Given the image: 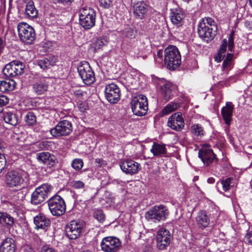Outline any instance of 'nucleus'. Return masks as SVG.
Masks as SVG:
<instances>
[{
    "label": "nucleus",
    "instance_id": "c03bdc74",
    "mask_svg": "<svg viewBox=\"0 0 252 252\" xmlns=\"http://www.w3.org/2000/svg\"><path fill=\"white\" fill-rule=\"evenodd\" d=\"M199 23L206 25L207 24L208 25L210 26V28L213 27V26L217 27L216 25L215 21L212 18L210 17L202 19Z\"/></svg>",
    "mask_w": 252,
    "mask_h": 252
},
{
    "label": "nucleus",
    "instance_id": "8fccbe9b",
    "mask_svg": "<svg viewBox=\"0 0 252 252\" xmlns=\"http://www.w3.org/2000/svg\"><path fill=\"white\" fill-rule=\"evenodd\" d=\"M227 40L226 39H224L222 40V43L220 46V50L219 51V53L224 54L227 47Z\"/></svg>",
    "mask_w": 252,
    "mask_h": 252
},
{
    "label": "nucleus",
    "instance_id": "680f3d73",
    "mask_svg": "<svg viewBox=\"0 0 252 252\" xmlns=\"http://www.w3.org/2000/svg\"><path fill=\"white\" fill-rule=\"evenodd\" d=\"M152 248L150 245L146 246L143 252H152Z\"/></svg>",
    "mask_w": 252,
    "mask_h": 252
},
{
    "label": "nucleus",
    "instance_id": "473e14b6",
    "mask_svg": "<svg viewBox=\"0 0 252 252\" xmlns=\"http://www.w3.org/2000/svg\"><path fill=\"white\" fill-rule=\"evenodd\" d=\"M233 57L234 55L233 54L228 53L225 59L223 61L222 65V70L224 71L226 74H227L228 71L230 70L233 67Z\"/></svg>",
    "mask_w": 252,
    "mask_h": 252
},
{
    "label": "nucleus",
    "instance_id": "cd10ccee",
    "mask_svg": "<svg viewBox=\"0 0 252 252\" xmlns=\"http://www.w3.org/2000/svg\"><path fill=\"white\" fill-rule=\"evenodd\" d=\"M36 64L43 70L50 68L54 65L56 62V59L54 57H49L42 59L36 61Z\"/></svg>",
    "mask_w": 252,
    "mask_h": 252
},
{
    "label": "nucleus",
    "instance_id": "aec40b11",
    "mask_svg": "<svg viewBox=\"0 0 252 252\" xmlns=\"http://www.w3.org/2000/svg\"><path fill=\"white\" fill-rule=\"evenodd\" d=\"M184 17L183 10L180 8L171 9V21L177 27H179L183 25Z\"/></svg>",
    "mask_w": 252,
    "mask_h": 252
},
{
    "label": "nucleus",
    "instance_id": "603ef678",
    "mask_svg": "<svg viewBox=\"0 0 252 252\" xmlns=\"http://www.w3.org/2000/svg\"><path fill=\"white\" fill-rule=\"evenodd\" d=\"M9 102V99L4 95H0V106H3L6 105Z\"/></svg>",
    "mask_w": 252,
    "mask_h": 252
},
{
    "label": "nucleus",
    "instance_id": "9d476101",
    "mask_svg": "<svg viewBox=\"0 0 252 252\" xmlns=\"http://www.w3.org/2000/svg\"><path fill=\"white\" fill-rule=\"evenodd\" d=\"M72 131L71 123L64 120L59 122L55 127L51 129L50 133L54 137H59L68 135Z\"/></svg>",
    "mask_w": 252,
    "mask_h": 252
},
{
    "label": "nucleus",
    "instance_id": "c85d7f7f",
    "mask_svg": "<svg viewBox=\"0 0 252 252\" xmlns=\"http://www.w3.org/2000/svg\"><path fill=\"white\" fill-rule=\"evenodd\" d=\"M3 119L4 122L12 126H16L18 122V117L14 111H4Z\"/></svg>",
    "mask_w": 252,
    "mask_h": 252
},
{
    "label": "nucleus",
    "instance_id": "f03ea898",
    "mask_svg": "<svg viewBox=\"0 0 252 252\" xmlns=\"http://www.w3.org/2000/svg\"><path fill=\"white\" fill-rule=\"evenodd\" d=\"M164 62L167 68L174 70L179 66L181 63V56L175 46L170 45L164 51Z\"/></svg>",
    "mask_w": 252,
    "mask_h": 252
},
{
    "label": "nucleus",
    "instance_id": "7c9ffc66",
    "mask_svg": "<svg viewBox=\"0 0 252 252\" xmlns=\"http://www.w3.org/2000/svg\"><path fill=\"white\" fill-rule=\"evenodd\" d=\"M151 152L156 156H161L167 154L165 144L154 142Z\"/></svg>",
    "mask_w": 252,
    "mask_h": 252
},
{
    "label": "nucleus",
    "instance_id": "20e7f679",
    "mask_svg": "<svg viewBox=\"0 0 252 252\" xmlns=\"http://www.w3.org/2000/svg\"><path fill=\"white\" fill-rule=\"evenodd\" d=\"M95 12L90 7H84L80 10L79 23L85 30H89L95 25Z\"/></svg>",
    "mask_w": 252,
    "mask_h": 252
},
{
    "label": "nucleus",
    "instance_id": "5fc2aeb1",
    "mask_svg": "<svg viewBox=\"0 0 252 252\" xmlns=\"http://www.w3.org/2000/svg\"><path fill=\"white\" fill-rule=\"evenodd\" d=\"M53 2L56 4L62 3L64 5L71 3L73 0H52Z\"/></svg>",
    "mask_w": 252,
    "mask_h": 252
},
{
    "label": "nucleus",
    "instance_id": "79ce46f5",
    "mask_svg": "<svg viewBox=\"0 0 252 252\" xmlns=\"http://www.w3.org/2000/svg\"><path fill=\"white\" fill-rule=\"evenodd\" d=\"M94 217L98 221L103 222L105 220V215L102 210L95 209L94 212Z\"/></svg>",
    "mask_w": 252,
    "mask_h": 252
},
{
    "label": "nucleus",
    "instance_id": "09e8293b",
    "mask_svg": "<svg viewBox=\"0 0 252 252\" xmlns=\"http://www.w3.org/2000/svg\"><path fill=\"white\" fill-rule=\"evenodd\" d=\"M143 110L145 111L143 112V116L145 115L148 110V103L147 98L144 95H143Z\"/></svg>",
    "mask_w": 252,
    "mask_h": 252
},
{
    "label": "nucleus",
    "instance_id": "338daca9",
    "mask_svg": "<svg viewBox=\"0 0 252 252\" xmlns=\"http://www.w3.org/2000/svg\"><path fill=\"white\" fill-rule=\"evenodd\" d=\"M215 180L213 177L209 178L207 180V182L209 184H213L215 183Z\"/></svg>",
    "mask_w": 252,
    "mask_h": 252
},
{
    "label": "nucleus",
    "instance_id": "9b49d317",
    "mask_svg": "<svg viewBox=\"0 0 252 252\" xmlns=\"http://www.w3.org/2000/svg\"><path fill=\"white\" fill-rule=\"evenodd\" d=\"M171 235L170 231L164 228H160L157 234V247L160 250L166 249L171 243Z\"/></svg>",
    "mask_w": 252,
    "mask_h": 252
},
{
    "label": "nucleus",
    "instance_id": "0eeeda50",
    "mask_svg": "<svg viewBox=\"0 0 252 252\" xmlns=\"http://www.w3.org/2000/svg\"><path fill=\"white\" fill-rule=\"evenodd\" d=\"M78 72L83 82L87 85L92 84L95 81L94 73L87 62H81L77 67Z\"/></svg>",
    "mask_w": 252,
    "mask_h": 252
},
{
    "label": "nucleus",
    "instance_id": "6e6d98bb",
    "mask_svg": "<svg viewBox=\"0 0 252 252\" xmlns=\"http://www.w3.org/2000/svg\"><path fill=\"white\" fill-rule=\"evenodd\" d=\"M246 241L252 245V231L248 232L245 236Z\"/></svg>",
    "mask_w": 252,
    "mask_h": 252
},
{
    "label": "nucleus",
    "instance_id": "2eb2a0df",
    "mask_svg": "<svg viewBox=\"0 0 252 252\" xmlns=\"http://www.w3.org/2000/svg\"><path fill=\"white\" fill-rule=\"evenodd\" d=\"M104 94L106 99L111 103H117L120 98V90L118 86L111 83L105 86Z\"/></svg>",
    "mask_w": 252,
    "mask_h": 252
},
{
    "label": "nucleus",
    "instance_id": "a878e982",
    "mask_svg": "<svg viewBox=\"0 0 252 252\" xmlns=\"http://www.w3.org/2000/svg\"><path fill=\"white\" fill-rule=\"evenodd\" d=\"M196 221L199 227L203 229L208 226L210 222V219L206 212L202 210L198 213L196 218Z\"/></svg>",
    "mask_w": 252,
    "mask_h": 252
},
{
    "label": "nucleus",
    "instance_id": "49530a36",
    "mask_svg": "<svg viewBox=\"0 0 252 252\" xmlns=\"http://www.w3.org/2000/svg\"><path fill=\"white\" fill-rule=\"evenodd\" d=\"M95 166L97 167H104L106 165V162L102 158H96L94 161Z\"/></svg>",
    "mask_w": 252,
    "mask_h": 252
},
{
    "label": "nucleus",
    "instance_id": "ddd939ff",
    "mask_svg": "<svg viewBox=\"0 0 252 252\" xmlns=\"http://www.w3.org/2000/svg\"><path fill=\"white\" fill-rule=\"evenodd\" d=\"M168 215V211L163 205L155 206L148 211L145 215L148 220H154L160 221L164 220Z\"/></svg>",
    "mask_w": 252,
    "mask_h": 252
},
{
    "label": "nucleus",
    "instance_id": "72a5a7b5",
    "mask_svg": "<svg viewBox=\"0 0 252 252\" xmlns=\"http://www.w3.org/2000/svg\"><path fill=\"white\" fill-rule=\"evenodd\" d=\"M15 83L13 80L0 81V92L6 93L12 91L15 88Z\"/></svg>",
    "mask_w": 252,
    "mask_h": 252
},
{
    "label": "nucleus",
    "instance_id": "412c9836",
    "mask_svg": "<svg viewBox=\"0 0 252 252\" xmlns=\"http://www.w3.org/2000/svg\"><path fill=\"white\" fill-rule=\"evenodd\" d=\"M140 164L132 160H127L120 164L121 169L126 173L132 174L136 173L139 168Z\"/></svg>",
    "mask_w": 252,
    "mask_h": 252
},
{
    "label": "nucleus",
    "instance_id": "c756f323",
    "mask_svg": "<svg viewBox=\"0 0 252 252\" xmlns=\"http://www.w3.org/2000/svg\"><path fill=\"white\" fill-rule=\"evenodd\" d=\"M26 6L25 14L30 18H35L37 17L38 11L35 8L34 3L32 0H25Z\"/></svg>",
    "mask_w": 252,
    "mask_h": 252
},
{
    "label": "nucleus",
    "instance_id": "3c124183",
    "mask_svg": "<svg viewBox=\"0 0 252 252\" xmlns=\"http://www.w3.org/2000/svg\"><path fill=\"white\" fill-rule=\"evenodd\" d=\"M6 162V159L4 156H0V173L4 169Z\"/></svg>",
    "mask_w": 252,
    "mask_h": 252
},
{
    "label": "nucleus",
    "instance_id": "a18cd8bd",
    "mask_svg": "<svg viewBox=\"0 0 252 252\" xmlns=\"http://www.w3.org/2000/svg\"><path fill=\"white\" fill-rule=\"evenodd\" d=\"M113 0H99V5L104 8H109L112 5Z\"/></svg>",
    "mask_w": 252,
    "mask_h": 252
},
{
    "label": "nucleus",
    "instance_id": "7ed1b4c3",
    "mask_svg": "<svg viewBox=\"0 0 252 252\" xmlns=\"http://www.w3.org/2000/svg\"><path fill=\"white\" fill-rule=\"evenodd\" d=\"M18 36L20 40L27 44L33 43L35 39V32L34 29L24 22H21L17 25Z\"/></svg>",
    "mask_w": 252,
    "mask_h": 252
},
{
    "label": "nucleus",
    "instance_id": "69168bd1",
    "mask_svg": "<svg viewBox=\"0 0 252 252\" xmlns=\"http://www.w3.org/2000/svg\"><path fill=\"white\" fill-rule=\"evenodd\" d=\"M4 147L2 143H0V156H4L3 154Z\"/></svg>",
    "mask_w": 252,
    "mask_h": 252
},
{
    "label": "nucleus",
    "instance_id": "39448f33",
    "mask_svg": "<svg viewBox=\"0 0 252 252\" xmlns=\"http://www.w3.org/2000/svg\"><path fill=\"white\" fill-rule=\"evenodd\" d=\"M47 203L49 210L53 216H60L65 212L66 204L61 196L54 195L47 201Z\"/></svg>",
    "mask_w": 252,
    "mask_h": 252
},
{
    "label": "nucleus",
    "instance_id": "423d86ee",
    "mask_svg": "<svg viewBox=\"0 0 252 252\" xmlns=\"http://www.w3.org/2000/svg\"><path fill=\"white\" fill-rule=\"evenodd\" d=\"M52 189V186L48 184H43L36 188L32 194L31 203L38 205L44 202Z\"/></svg>",
    "mask_w": 252,
    "mask_h": 252
},
{
    "label": "nucleus",
    "instance_id": "f704fd0d",
    "mask_svg": "<svg viewBox=\"0 0 252 252\" xmlns=\"http://www.w3.org/2000/svg\"><path fill=\"white\" fill-rule=\"evenodd\" d=\"M179 107L178 103L171 102L166 105L160 112V116L163 117L168 115L173 111H175Z\"/></svg>",
    "mask_w": 252,
    "mask_h": 252
},
{
    "label": "nucleus",
    "instance_id": "4468645a",
    "mask_svg": "<svg viewBox=\"0 0 252 252\" xmlns=\"http://www.w3.org/2000/svg\"><path fill=\"white\" fill-rule=\"evenodd\" d=\"M51 81V78L49 77H40L35 81L32 85L33 93L37 95L45 94L48 91Z\"/></svg>",
    "mask_w": 252,
    "mask_h": 252
},
{
    "label": "nucleus",
    "instance_id": "bb28decb",
    "mask_svg": "<svg viewBox=\"0 0 252 252\" xmlns=\"http://www.w3.org/2000/svg\"><path fill=\"white\" fill-rule=\"evenodd\" d=\"M0 250L1 252H15V244L14 240L10 238H6L1 243Z\"/></svg>",
    "mask_w": 252,
    "mask_h": 252
},
{
    "label": "nucleus",
    "instance_id": "f3484780",
    "mask_svg": "<svg viewBox=\"0 0 252 252\" xmlns=\"http://www.w3.org/2000/svg\"><path fill=\"white\" fill-rule=\"evenodd\" d=\"M198 157L203 163L208 166L215 160H217L213 150L208 145L203 146L198 152Z\"/></svg>",
    "mask_w": 252,
    "mask_h": 252
},
{
    "label": "nucleus",
    "instance_id": "4c0bfd02",
    "mask_svg": "<svg viewBox=\"0 0 252 252\" xmlns=\"http://www.w3.org/2000/svg\"><path fill=\"white\" fill-rule=\"evenodd\" d=\"M191 132L196 136H202L204 134L203 127L199 124H194L191 126Z\"/></svg>",
    "mask_w": 252,
    "mask_h": 252
},
{
    "label": "nucleus",
    "instance_id": "6ab92c4d",
    "mask_svg": "<svg viewBox=\"0 0 252 252\" xmlns=\"http://www.w3.org/2000/svg\"><path fill=\"white\" fill-rule=\"evenodd\" d=\"M160 87L161 93L167 101L171 99L177 90V87L170 82H164Z\"/></svg>",
    "mask_w": 252,
    "mask_h": 252
},
{
    "label": "nucleus",
    "instance_id": "864d4df0",
    "mask_svg": "<svg viewBox=\"0 0 252 252\" xmlns=\"http://www.w3.org/2000/svg\"><path fill=\"white\" fill-rule=\"evenodd\" d=\"M163 52H164L161 50H159L157 52V55L155 57V59L157 61L160 62L162 61Z\"/></svg>",
    "mask_w": 252,
    "mask_h": 252
},
{
    "label": "nucleus",
    "instance_id": "ea45409f",
    "mask_svg": "<svg viewBox=\"0 0 252 252\" xmlns=\"http://www.w3.org/2000/svg\"><path fill=\"white\" fill-rule=\"evenodd\" d=\"M232 180V178H227L225 179L220 180V182L217 183V184L218 185L220 183L222 186L223 190L224 191H227L230 189V184Z\"/></svg>",
    "mask_w": 252,
    "mask_h": 252
},
{
    "label": "nucleus",
    "instance_id": "393cba45",
    "mask_svg": "<svg viewBox=\"0 0 252 252\" xmlns=\"http://www.w3.org/2000/svg\"><path fill=\"white\" fill-rule=\"evenodd\" d=\"M233 105L231 102H227L226 106L221 109V114L226 124L229 126L232 120Z\"/></svg>",
    "mask_w": 252,
    "mask_h": 252
},
{
    "label": "nucleus",
    "instance_id": "774afa93",
    "mask_svg": "<svg viewBox=\"0 0 252 252\" xmlns=\"http://www.w3.org/2000/svg\"><path fill=\"white\" fill-rule=\"evenodd\" d=\"M126 36L129 38H132V34L131 33H127Z\"/></svg>",
    "mask_w": 252,
    "mask_h": 252
},
{
    "label": "nucleus",
    "instance_id": "6e6552de",
    "mask_svg": "<svg viewBox=\"0 0 252 252\" xmlns=\"http://www.w3.org/2000/svg\"><path fill=\"white\" fill-rule=\"evenodd\" d=\"M85 223L83 220H72L66 226V234L70 239L75 240L82 235Z\"/></svg>",
    "mask_w": 252,
    "mask_h": 252
},
{
    "label": "nucleus",
    "instance_id": "1a4fd4ad",
    "mask_svg": "<svg viewBox=\"0 0 252 252\" xmlns=\"http://www.w3.org/2000/svg\"><path fill=\"white\" fill-rule=\"evenodd\" d=\"M25 68V64L23 62L15 60L5 66L3 73L7 77H13L23 74Z\"/></svg>",
    "mask_w": 252,
    "mask_h": 252
},
{
    "label": "nucleus",
    "instance_id": "b1692460",
    "mask_svg": "<svg viewBox=\"0 0 252 252\" xmlns=\"http://www.w3.org/2000/svg\"><path fill=\"white\" fill-rule=\"evenodd\" d=\"M37 159L42 162L53 166L56 162V158L54 155L48 152H41L37 155Z\"/></svg>",
    "mask_w": 252,
    "mask_h": 252
},
{
    "label": "nucleus",
    "instance_id": "4d7b16f0",
    "mask_svg": "<svg viewBox=\"0 0 252 252\" xmlns=\"http://www.w3.org/2000/svg\"><path fill=\"white\" fill-rule=\"evenodd\" d=\"M41 252H56V251L52 248L43 246L41 249Z\"/></svg>",
    "mask_w": 252,
    "mask_h": 252
},
{
    "label": "nucleus",
    "instance_id": "052dcab7",
    "mask_svg": "<svg viewBox=\"0 0 252 252\" xmlns=\"http://www.w3.org/2000/svg\"><path fill=\"white\" fill-rule=\"evenodd\" d=\"M74 94L77 96H81L83 95L84 92L80 90H78L74 92Z\"/></svg>",
    "mask_w": 252,
    "mask_h": 252
},
{
    "label": "nucleus",
    "instance_id": "37998d69",
    "mask_svg": "<svg viewBox=\"0 0 252 252\" xmlns=\"http://www.w3.org/2000/svg\"><path fill=\"white\" fill-rule=\"evenodd\" d=\"M133 14L136 17H139L142 14V2H137L133 6Z\"/></svg>",
    "mask_w": 252,
    "mask_h": 252
},
{
    "label": "nucleus",
    "instance_id": "5701e85b",
    "mask_svg": "<svg viewBox=\"0 0 252 252\" xmlns=\"http://www.w3.org/2000/svg\"><path fill=\"white\" fill-rule=\"evenodd\" d=\"M35 228L45 229L50 224V220L43 214H39L34 218Z\"/></svg>",
    "mask_w": 252,
    "mask_h": 252
},
{
    "label": "nucleus",
    "instance_id": "bf43d9fd",
    "mask_svg": "<svg viewBox=\"0 0 252 252\" xmlns=\"http://www.w3.org/2000/svg\"><path fill=\"white\" fill-rule=\"evenodd\" d=\"M5 46V42L3 39L0 37V54L1 53L2 51Z\"/></svg>",
    "mask_w": 252,
    "mask_h": 252
},
{
    "label": "nucleus",
    "instance_id": "a19ab883",
    "mask_svg": "<svg viewBox=\"0 0 252 252\" xmlns=\"http://www.w3.org/2000/svg\"><path fill=\"white\" fill-rule=\"evenodd\" d=\"M83 165L84 163L82 159L80 158L74 159L71 162V166L76 171L81 170L82 168Z\"/></svg>",
    "mask_w": 252,
    "mask_h": 252
},
{
    "label": "nucleus",
    "instance_id": "dca6fc26",
    "mask_svg": "<svg viewBox=\"0 0 252 252\" xmlns=\"http://www.w3.org/2000/svg\"><path fill=\"white\" fill-rule=\"evenodd\" d=\"M100 246L101 250L106 252H115L121 246L120 240L115 237H106L101 241Z\"/></svg>",
    "mask_w": 252,
    "mask_h": 252
},
{
    "label": "nucleus",
    "instance_id": "f8f14e48",
    "mask_svg": "<svg viewBox=\"0 0 252 252\" xmlns=\"http://www.w3.org/2000/svg\"><path fill=\"white\" fill-rule=\"evenodd\" d=\"M210 27L207 24V26L200 23L198 25L197 32L199 36L206 42L212 41L217 34V27Z\"/></svg>",
    "mask_w": 252,
    "mask_h": 252
},
{
    "label": "nucleus",
    "instance_id": "a211bd4d",
    "mask_svg": "<svg viewBox=\"0 0 252 252\" xmlns=\"http://www.w3.org/2000/svg\"><path fill=\"white\" fill-rule=\"evenodd\" d=\"M184 125V121L180 113H175L168 119V126L174 130L181 131Z\"/></svg>",
    "mask_w": 252,
    "mask_h": 252
},
{
    "label": "nucleus",
    "instance_id": "0e129e2a",
    "mask_svg": "<svg viewBox=\"0 0 252 252\" xmlns=\"http://www.w3.org/2000/svg\"><path fill=\"white\" fill-rule=\"evenodd\" d=\"M228 50L230 52H232V49L234 47V42H228Z\"/></svg>",
    "mask_w": 252,
    "mask_h": 252
},
{
    "label": "nucleus",
    "instance_id": "e2e57ef3",
    "mask_svg": "<svg viewBox=\"0 0 252 252\" xmlns=\"http://www.w3.org/2000/svg\"><path fill=\"white\" fill-rule=\"evenodd\" d=\"M233 35L234 32H232L229 36L228 42H234Z\"/></svg>",
    "mask_w": 252,
    "mask_h": 252
},
{
    "label": "nucleus",
    "instance_id": "4be33fe9",
    "mask_svg": "<svg viewBox=\"0 0 252 252\" xmlns=\"http://www.w3.org/2000/svg\"><path fill=\"white\" fill-rule=\"evenodd\" d=\"M142 94H139L132 97L131 107L133 114L136 116H142Z\"/></svg>",
    "mask_w": 252,
    "mask_h": 252
},
{
    "label": "nucleus",
    "instance_id": "c9c22d12",
    "mask_svg": "<svg viewBox=\"0 0 252 252\" xmlns=\"http://www.w3.org/2000/svg\"><path fill=\"white\" fill-rule=\"evenodd\" d=\"M106 42H107L106 38L100 37L94 39L93 43L91 45L92 48H94V50L96 51L100 49Z\"/></svg>",
    "mask_w": 252,
    "mask_h": 252
},
{
    "label": "nucleus",
    "instance_id": "f257e3e1",
    "mask_svg": "<svg viewBox=\"0 0 252 252\" xmlns=\"http://www.w3.org/2000/svg\"><path fill=\"white\" fill-rule=\"evenodd\" d=\"M4 178L6 186L10 188H23L30 184L29 174L24 170H10Z\"/></svg>",
    "mask_w": 252,
    "mask_h": 252
},
{
    "label": "nucleus",
    "instance_id": "58836bf2",
    "mask_svg": "<svg viewBox=\"0 0 252 252\" xmlns=\"http://www.w3.org/2000/svg\"><path fill=\"white\" fill-rule=\"evenodd\" d=\"M70 186L71 188L75 189H83L85 190L86 187L85 183L79 180H73L70 183Z\"/></svg>",
    "mask_w": 252,
    "mask_h": 252
},
{
    "label": "nucleus",
    "instance_id": "2f4dec72",
    "mask_svg": "<svg viewBox=\"0 0 252 252\" xmlns=\"http://www.w3.org/2000/svg\"><path fill=\"white\" fill-rule=\"evenodd\" d=\"M14 223V220L13 217L6 213L0 212V224L10 228L13 226Z\"/></svg>",
    "mask_w": 252,
    "mask_h": 252
},
{
    "label": "nucleus",
    "instance_id": "e433bc0d",
    "mask_svg": "<svg viewBox=\"0 0 252 252\" xmlns=\"http://www.w3.org/2000/svg\"><path fill=\"white\" fill-rule=\"evenodd\" d=\"M25 120L27 125L33 126L36 123V117L32 112H29L25 117Z\"/></svg>",
    "mask_w": 252,
    "mask_h": 252
},
{
    "label": "nucleus",
    "instance_id": "13d9d810",
    "mask_svg": "<svg viewBox=\"0 0 252 252\" xmlns=\"http://www.w3.org/2000/svg\"><path fill=\"white\" fill-rule=\"evenodd\" d=\"M224 54L218 53L217 56L216 57V60L218 62H220L224 59Z\"/></svg>",
    "mask_w": 252,
    "mask_h": 252
},
{
    "label": "nucleus",
    "instance_id": "de8ad7c7",
    "mask_svg": "<svg viewBox=\"0 0 252 252\" xmlns=\"http://www.w3.org/2000/svg\"><path fill=\"white\" fill-rule=\"evenodd\" d=\"M78 109L81 112H85L88 109V106L85 101H81L78 103Z\"/></svg>",
    "mask_w": 252,
    "mask_h": 252
}]
</instances>
